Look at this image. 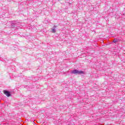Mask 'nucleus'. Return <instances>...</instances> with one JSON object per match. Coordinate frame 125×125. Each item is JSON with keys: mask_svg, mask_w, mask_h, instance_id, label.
Returning a JSON list of instances; mask_svg holds the SVG:
<instances>
[{"mask_svg": "<svg viewBox=\"0 0 125 125\" xmlns=\"http://www.w3.org/2000/svg\"><path fill=\"white\" fill-rule=\"evenodd\" d=\"M113 42H117V40H113Z\"/></svg>", "mask_w": 125, "mask_h": 125, "instance_id": "4", "label": "nucleus"}, {"mask_svg": "<svg viewBox=\"0 0 125 125\" xmlns=\"http://www.w3.org/2000/svg\"><path fill=\"white\" fill-rule=\"evenodd\" d=\"M4 93L7 96V97H9V96H11V94H10V92L8 91L4 90Z\"/></svg>", "mask_w": 125, "mask_h": 125, "instance_id": "2", "label": "nucleus"}, {"mask_svg": "<svg viewBox=\"0 0 125 125\" xmlns=\"http://www.w3.org/2000/svg\"><path fill=\"white\" fill-rule=\"evenodd\" d=\"M52 33H56V30H55V28L52 29Z\"/></svg>", "mask_w": 125, "mask_h": 125, "instance_id": "3", "label": "nucleus"}, {"mask_svg": "<svg viewBox=\"0 0 125 125\" xmlns=\"http://www.w3.org/2000/svg\"><path fill=\"white\" fill-rule=\"evenodd\" d=\"M54 27H55V28L56 27V26H55V25L54 26Z\"/></svg>", "mask_w": 125, "mask_h": 125, "instance_id": "5", "label": "nucleus"}, {"mask_svg": "<svg viewBox=\"0 0 125 125\" xmlns=\"http://www.w3.org/2000/svg\"><path fill=\"white\" fill-rule=\"evenodd\" d=\"M71 74H78V75L84 74V72L82 71H79L78 70H74L71 71Z\"/></svg>", "mask_w": 125, "mask_h": 125, "instance_id": "1", "label": "nucleus"}]
</instances>
